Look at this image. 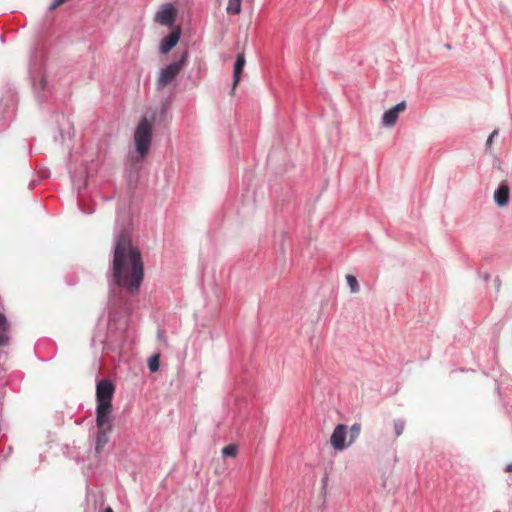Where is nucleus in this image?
<instances>
[{
    "mask_svg": "<svg viewBox=\"0 0 512 512\" xmlns=\"http://www.w3.org/2000/svg\"><path fill=\"white\" fill-rule=\"evenodd\" d=\"M112 276L114 283L129 294H136L143 282L144 264L140 249L127 231H122L115 244Z\"/></svg>",
    "mask_w": 512,
    "mask_h": 512,
    "instance_id": "nucleus-1",
    "label": "nucleus"
},
{
    "mask_svg": "<svg viewBox=\"0 0 512 512\" xmlns=\"http://www.w3.org/2000/svg\"><path fill=\"white\" fill-rule=\"evenodd\" d=\"M154 116L150 119L147 117H143L134 132V144L137 152L136 161L144 160L150 150L152 143V132L154 125Z\"/></svg>",
    "mask_w": 512,
    "mask_h": 512,
    "instance_id": "nucleus-2",
    "label": "nucleus"
},
{
    "mask_svg": "<svg viewBox=\"0 0 512 512\" xmlns=\"http://www.w3.org/2000/svg\"><path fill=\"white\" fill-rule=\"evenodd\" d=\"M115 386L108 379H101L96 385V416H112V399Z\"/></svg>",
    "mask_w": 512,
    "mask_h": 512,
    "instance_id": "nucleus-3",
    "label": "nucleus"
},
{
    "mask_svg": "<svg viewBox=\"0 0 512 512\" xmlns=\"http://www.w3.org/2000/svg\"><path fill=\"white\" fill-rule=\"evenodd\" d=\"M95 451L101 453L109 442V435L113 429V416H96Z\"/></svg>",
    "mask_w": 512,
    "mask_h": 512,
    "instance_id": "nucleus-4",
    "label": "nucleus"
},
{
    "mask_svg": "<svg viewBox=\"0 0 512 512\" xmlns=\"http://www.w3.org/2000/svg\"><path fill=\"white\" fill-rule=\"evenodd\" d=\"M177 11L171 3L163 4L154 16V21L163 26H172L175 23Z\"/></svg>",
    "mask_w": 512,
    "mask_h": 512,
    "instance_id": "nucleus-5",
    "label": "nucleus"
},
{
    "mask_svg": "<svg viewBox=\"0 0 512 512\" xmlns=\"http://www.w3.org/2000/svg\"><path fill=\"white\" fill-rule=\"evenodd\" d=\"M348 427L344 424H338L330 437V444L335 450H343L350 444L346 442Z\"/></svg>",
    "mask_w": 512,
    "mask_h": 512,
    "instance_id": "nucleus-6",
    "label": "nucleus"
},
{
    "mask_svg": "<svg viewBox=\"0 0 512 512\" xmlns=\"http://www.w3.org/2000/svg\"><path fill=\"white\" fill-rule=\"evenodd\" d=\"M182 66H166L161 69L157 78V89H163L170 85L175 77L179 74Z\"/></svg>",
    "mask_w": 512,
    "mask_h": 512,
    "instance_id": "nucleus-7",
    "label": "nucleus"
},
{
    "mask_svg": "<svg viewBox=\"0 0 512 512\" xmlns=\"http://www.w3.org/2000/svg\"><path fill=\"white\" fill-rule=\"evenodd\" d=\"M405 109L406 103L402 101L393 108L387 110L382 117V124L386 127H393L397 122L399 113L405 111Z\"/></svg>",
    "mask_w": 512,
    "mask_h": 512,
    "instance_id": "nucleus-8",
    "label": "nucleus"
},
{
    "mask_svg": "<svg viewBox=\"0 0 512 512\" xmlns=\"http://www.w3.org/2000/svg\"><path fill=\"white\" fill-rule=\"evenodd\" d=\"M510 188L507 181H502L494 192V201L499 207H505L509 202Z\"/></svg>",
    "mask_w": 512,
    "mask_h": 512,
    "instance_id": "nucleus-9",
    "label": "nucleus"
},
{
    "mask_svg": "<svg viewBox=\"0 0 512 512\" xmlns=\"http://www.w3.org/2000/svg\"><path fill=\"white\" fill-rule=\"evenodd\" d=\"M180 39V31L173 30L167 36H165L159 46L161 53H168L173 47L176 46Z\"/></svg>",
    "mask_w": 512,
    "mask_h": 512,
    "instance_id": "nucleus-10",
    "label": "nucleus"
},
{
    "mask_svg": "<svg viewBox=\"0 0 512 512\" xmlns=\"http://www.w3.org/2000/svg\"><path fill=\"white\" fill-rule=\"evenodd\" d=\"M9 331L10 323L8 322L6 316L0 312V347H5L9 345Z\"/></svg>",
    "mask_w": 512,
    "mask_h": 512,
    "instance_id": "nucleus-11",
    "label": "nucleus"
},
{
    "mask_svg": "<svg viewBox=\"0 0 512 512\" xmlns=\"http://www.w3.org/2000/svg\"><path fill=\"white\" fill-rule=\"evenodd\" d=\"M241 0H229L226 11L228 14L236 15L241 11Z\"/></svg>",
    "mask_w": 512,
    "mask_h": 512,
    "instance_id": "nucleus-12",
    "label": "nucleus"
},
{
    "mask_svg": "<svg viewBox=\"0 0 512 512\" xmlns=\"http://www.w3.org/2000/svg\"><path fill=\"white\" fill-rule=\"evenodd\" d=\"M361 425L359 423H355L351 426L349 432L348 444H352L360 435Z\"/></svg>",
    "mask_w": 512,
    "mask_h": 512,
    "instance_id": "nucleus-13",
    "label": "nucleus"
},
{
    "mask_svg": "<svg viewBox=\"0 0 512 512\" xmlns=\"http://www.w3.org/2000/svg\"><path fill=\"white\" fill-rule=\"evenodd\" d=\"M243 68L244 66H234V72H233V87L231 94H233L236 86L240 82L241 76L243 74Z\"/></svg>",
    "mask_w": 512,
    "mask_h": 512,
    "instance_id": "nucleus-14",
    "label": "nucleus"
},
{
    "mask_svg": "<svg viewBox=\"0 0 512 512\" xmlns=\"http://www.w3.org/2000/svg\"><path fill=\"white\" fill-rule=\"evenodd\" d=\"M347 283L350 287V290L352 293H358L360 290L359 283L355 276L353 275H347L346 276Z\"/></svg>",
    "mask_w": 512,
    "mask_h": 512,
    "instance_id": "nucleus-15",
    "label": "nucleus"
},
{
    "mask_svg": "<svg viewBox=\"0 0 512 512\" xmlns=\"http://www.w3.org/2000/svg\"><path fill=\"white\" fill-rule=\"evenodd\" d=\"M159 354H154L149 358L148 367L151 372H156L159 369Z\"/></svg>",
    "mask_w": 512,
    "mask_h": 512,
    "instance_id": "nucleus-16",
    "label": "nucleus"
},
{
    "mask_svg": "<svg viewBox=\"0 0 512 512\" xmlns=\"http://www.w3.org/2000/svg\"><path fill=\"white\" fill-rule=\"evenodd\" d=\"M237 446L234 444H229L223 447L222 454L226 457H235L237 455Z\"/></svg>",
    "mask_w": 512,
    "mask_h": 512,
    "instance_id": "nucleus-17",
    "label": "nucleus"
},
{
    "mask_svg": "<svg viewBox=\"0 0 512 512\" xmlns=\"http://www.w3.org/2000/svg\"><path fill=\"white\" fill-rule=\"evenodd\" d=\"M405 428V422L403 420H396L394 422V429L397 436L402 435Z\"/></svg>",
    "mask_w": 512,
    "mask_h": 512,
    "instance_id": "nucleus-18",
    "label": "nucleus"
},
{
    "mask_svg": "<svg viewBox=\"0 0 512 512\" xmlns=\"http://www.w3.org/2000/svg\"><path fill=\"white\" fill-rule=\"evenodd\" d=\"M499 131L498 129H495L488 137L487 141H486V149L488 151L491 150V145H492V141H494V137H496L498 135Z\"/></svg>",
    "mask_w": 512,
    "mask_h": 512,
    "instance_id": "nucleus-19",
    "label": "nucleus"
},
{
    "mask_svg": "<svg viewBox=\"0 0 512 512\" xmlns=\"http://www.w3.org/2000/svg\"><path fill=\"white\" fill-rule=\"evenodd\" d=\"M245 62H246L245 56L243 54H238L234 64H245Z\"/></svg>",
    "mask_w": 512,
    "mask_h": 512,
    "instance_id": "nucleus-20",
    "label": "nucleus"
},
{
    "mask_svg": "<svg viewBox=\"0 0 512 512\" xmlns=\"http://www.w3.org/2000/svg\"><path fill=\"white\" fill-rule=\"evenodd\" d=\"M60 5H61V4H60V3H58V1H57V0H54V1L49 5L48 9H49L50 11H52V10L56 9L58 6H60Z\"/></svg>",
    "mask_w": 512,
    "mask_h": 512,
    "instance_id": "nucleus-21",
    "label": "nucleus"
},
{
    "mask_svg": "<svg viewBox=\"0 0 512 512\" xmlns=\"http://www.w3.org/2000/svg\"><path fill=\"white\" fill-rule=\"evenodd\" d=\"M185 61H186V54H184L179 61L174 62L173 64L180 65V64H184Z\"/></svg>",
    "mask_w": 512,
    "mask_h": 512,
    "instance_id": "nucleus-22",
    "label": "nucleus"
},
{
    "mask_svg": "<svg viewBox=\"0 0 512 512\" xmlns=\"http://www.w3.org/2000/svg\"><path fill=\"white\" fill-rule=\"evenodd\" d=\"M40 85H41V88H42V89H44V88H45V85H46V80H45V78H43V77L41 78V80H40Z\"/></svg>",
    "mask_w": 512,
    "mask_h": 512,
    "instance_id": "nucleus-23",
    "label": "nucleus"
},
{
    "mask_svg": "<svg viewBox=\"0 0 512 512\" xmlns=\"http://www.w3.org/2000/svg\"><path fill=\"white\" fill-rule=\"evenodd\" d=\"M507 472H512V463L508 464L506 467Z\"/></svg>",
    "mask_w": 512,
    "mask_h": 512,
    "instance_id": "nucleus-24",
    "label": "nucleus"
},
{
    "mask_svg": "<svg viewBox=\"0 0 512 512\" xmlns=\"http://www.w3.org/2000/svg\"><path fill=\"white\" fill-rule=\"evenodd\" d=\"M104 512H113V510H112V508L108 507V508L105 509Z\"/></svg>",
    "mask_w": 512,
    "mask_h": 512,
    "instance_id": "nucleus-25",
    "label": "nucleus"
},
{
    "mask_svg": "<svg viewBox=\"0 0 512 512\" xmlns=\"http://www.w3.org/2000/svg\"><path fill=\"white\" fill-rule=\"evenodd\" d=\"M57 1H58V3L62 4V3H64L66 0H57Z\"/></svg>",
    "mask_w": 512,
    "mask_h": 512,
    "instance_id": "nucleus-26",
    "label": "nucleus"
}]
</instances>
